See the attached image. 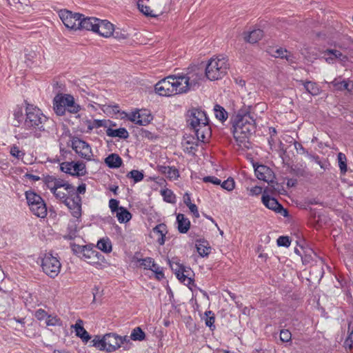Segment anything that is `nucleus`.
<instances>
[{"label":"nucleus","mask_w":353,"mask_h":353,"mask_svg":"<svg viewBox=\"0 0 353 353\" xmlns=\"http://www.w3.org/2000/svg\"><path fill=\"white\" fill-rule=\"evenodd\" d=\"M115 214L120 223H127L132 219L131 213L123 206H120L119 210Z\"/></svg>","instance_id":"obj_33"},{"label":"nucleus","mask_w":353,"mask_h":353,"mask_svg":"<svg viewBox=\"0 0 353 353\" xmlns=\"http://www.w3.org/2000/svg\"><path fill=\"white\" fill-rule=\"evenodd\" d=\"M203 181L205 183H212L214 185L221 184V180L216 176H208L203 178Z\"/></svg>","instance_id":"obj_54"},{"label":"nucleus","mask_w":353,"mask_h":353,"mask_svg":"<svg viewBox=\"0 0 353 353\" xmlns=\"http://www.w3.org/2000/svg\"><path fill=\"white\" fill-rule=\"evenodd\" d=\"M127 119L139 125H147L152 120V117L146 110H136L125 114Z\"/></svg>","instance_id":"obj_15"},{"label":"nucleus","mask_w":353,"mask_h":353,"mask_svg":"<svg viewBox=\"0 0 353 353\" xmlns=\"http://www.w3.org/2000/svg\"><path fill=\"white\" fill-rule=\"evenodd\" d=\"M49 119L36 106L28 105L26 108L24 125L26 129L39 132L48 131L46 125Z\"/></svg>","instance_id":"obj_5"},{"label":"nucleus","mask_w":353,"mask_h":353,"mask_svg":"<svg viewBox=\"0 0 353 353\" xmlns=\"http://www.w3.org/2000/svg\"><path fill=\"white\" fill-rule=\"evenodd\" d=\"M48 315V312L43 309H38L34 314V317L39 321L46 320Z\"/></svg>","instance_id":"obj_51"},{"label":"nucleus","mask_w":353,"mask_h":353,"mask_svg":"<svg viewBox=\"0 0 353 353\" xmlns=\"http://www.w3.org/2000/svg\"><path fill=\"white\" fill-rule=\"evenodd\" d=\"M159 170L170 180H176L179 177V172L174 166H160Z\"/></svg>","instance_id":"obj_28"},{"label":"nucleus","mask_w":353,"mask_h":353,"mask_svg":"<svg viewBox=\"0 0 353 353\" xmlns=\"http://www.w3.org/2000/svg\"><path fill=\"white\" fill-rule=\"evenodd\" d=\"M187 123L194 131L201 142L208 141L212 135L209 119L206 113L199 108H192L187 113Z\"/></svg>","instance_id":"obj_4"},{"label":"nucleus","mask_w":353,"mask_h":353,"mask_svg":"<svg viewBox=\"0 0 353 353\" xmlns=\"http://www.w3.org/2000/svg\"><path fill=\"white\" fill-rule=\"evenodd\" d=\"M229 68L228 59L223 55L212 57L205 68V77L210 81L223 78Z\"/></svg>","instance_id":"obj_6"},{"label":"nucleus","mask_w":353,"mask_h":353,"mask_svg":"<svg viewBox=\"0 0 353 353\" xmlns=\"http://www.w3.org/2000/svg\"><path fill=\"white\" fill-rule=\"evenodd\" d=\"M177 229L181 234H185L190 228V221L183 214L176 215Z\"/></svg>","instance_id":"obj_25"},{"label":"nucleus","mask_w":353,"mask_h":353,"mask_svg":"<svg viewBox=\"0 0 353 353\" xmlns=\"http://www.w3.org/2000/svg\"><path fill=\"white\" fill-rule=\"evenodd\" d=\"M323 54L325 55L334 56L335 59H339L343 64L348 60V58L346 55L343 54L339 50H337L327 49L323 52Z\"/></svg>","instance_id":"obj_36"},{"label":"nucleus","mask_w":353,"mask_h":353,"mask_svg":"<svg viewBox=\"0 0 353 353\" xmlns=\"http://www.w3.org/2000/svg\"><path fill=\"white\" fill-rule=\"evenodd\" d=\"M221 188L228 190L232 191L235 187V183L233 179L228 178L227 180H225L223 182H221Z\"/></svg>","instance_id":"obj_47"},{"label":"nucleus","mask_w":353,"mask_h":353,"mask_svg":"<svg viewBox=\"0 0 353 353\" xmlns=\"http://www.w3.org/2000/svg\"><path fill=\"white\" fill-rule=\"evenodd\" d=\"M126 176L129 179H132L134 181V183H136L143 179L144 174L143 171L132 170L127 174Z\"/></svg>","instance_id":"obj_39"},{"label":"nucleus","mask_w":353,"mask_h":353,"mask_svg":"<svg viewBox=\"0 0 353 353\" xmlns=\"http://www.w3.org/2000/svg\"><path fill=\"white\" fill-rule=\"evenodd\" d=\"M334 87L339 90H347L351 92L353 90V82L350 80H343L341 81L334 79L332 82Z\"/></svg>","instance_id":"obj_31"},{"label":"nucleus","mask_w":353,"mask_h":353,"mask_svg":"<svg viewBox=\"0 0 353 353\" xmlns=\"http://www.w3.org/2000/svg\"><path fill=\"white\" fill-rule=\"evenodd\" d=\"M249 194L250 196H258L262 192V188L258 185L254 186L249 189Z\"/></svg>","instance_id":"obj_56"},{"label":"nucleus","mask_w":353,"mask_h":353,"mask_svg":"<svg viewBox=\"0 0 353 353\" xmlns=\"http://www.w3.org/2000/svg\"><path fill=\"white\" fill-rule=\"evenodd\" d=\"M274 56L277 58L285 59L288 61H292L293 56L285 49H277Z\"/></svg>","instance_id":"obj_42"},{"label":"nucleus","mask_w":353,"mask_h":353,"mask_svg":"<svg viewBox=\"0 0 353 353\" xmlns=\"http://www.w3.org/2000/svg\"><path fill=\"white\" fill-rule=\"evenodd\" d=\"M263 37V32L260 29L254 30L244 37L245 40L250 43H255L260 41Z\"/></svg>","instance_id":"obj_30"},{"label":"nucleus","mask_w":353,"mask_h":353,"mask_svg":"<svg viewBox=\"0 0 353 353\" xmlns=\"http://www.w3.org/2000/svg\"><path fill=\"white\" fill-rule=\"evenodd\" d=\"M298 82L304 86L305 90L312 95L316 96L320 93V88L318 85L312 81H304L299 80Z\"/></svg>","instance_id":"obj_32"},{"label":"nucleus","mask_w":353,"mask_h":353,"mask_svg":"<svg viewBox=\"0 0 353 353\" xmlns=\"http://www.w3.org/2000/svg\"><path fill=\"white\" fill-rule=\"evenodd\" d=\"M196 247L198 253L203 257L208 256L210 252V247L206 241H197Z\"/></svg>","instance_id":"obj_34"},{"label":"nucleus","mask_w":353,"mask_h":353,"mask_svg":"<svg viewBox=\"0 0 353 353\" xmlns=\"http://www.w3.org/2000/svg\"><path fill=\"white\" fill-rule=\"evenodd\" d=\"M214 112L216 118L221 122H224L227 120L228 117V112L221 105L216 104L214 106Z\"/></svg>","instance_id":"obj_35"},{"label":"nucleus","mask_w":353,"mask_h":353,"mask_svg":"<svg viewBox=\"0 0 353 353\" xmlns=\"http://www.w3.org/2000/svg\"><path fill=\"white\" fill-rule=\"evenodd\" d=\"M337 159L341 172L345 174L347 172V158L343 153L339 152Z\"/></svg>","instance_id":"obj_43"},{"label":"nucleus","mask_w":353,"mask_h":353,"mask_svg":"<svg viewBox=\"0 0 353 353\" xmlns=\"http://www.w3.org/2000/svg\"><path fill=\"white\" fill-rule=\"evenodd\" d=\"M112 36H113L114 38L118 39H125L127 38L125 34H122V33L119 34V32H114V31Z\"/></svg>","instance_id":"obj_62"},{"label":"nucleus","mask_w":353,"mask_h":353,"mask_svg":"<svg viewBox=\"0 0 353 353\" xmlns=\"http://www.w3.org/2000/svg\"><path fill=\"white\" fill-rule=\"evenodd\" d=\"M99 254L97 250L87 246L80 258L88 263L95 264L99 261Z\"/></svg>","instance_id":"obj_22"},{"label":"nucleus","mask_w":353,"mask_h":353,"mask_svg":"<svg viewBox=\"0 0 353 353\" xmlns=\"http://www.w3.org/2000/svg\"><path fill=\"white\" fill-rule=\"evenodd\" d=\"M71 147L80 158L88 161L94 160L91 145L84 140L77 137H73L71 139Z\"/></svg>","instance_id":"obj_10"},{"label":"nucleus","mask_w":353,"mask_h":353,"mask_svg":"<svg viewBox=\"0 0 353 353\" xmlns=\"http://www.w3.org/2000/svg\"><path fill=\"white\" fill-rule=\"evenodd\" d=\"M94 122L95 126L97 128L106 126V121L105 120L97 119V120H94Z\"/></svg>","instance_id":"obj_61"},{"label":"nucleus","mask_w":353,"mask_h":353,"mask_svg":"<svg viewBox=\"0 0 353 353\" xmlns=\"http://www.w3.org/2000/svg\"><path fill=\"white\" fill-rule=\"evenodd\" d=\"M153 232L157 235V241L160 245H163L165 242V235L168 233L167 226L164 223L157 225L153 228Z\"/></svg>","instance_id":"obj_26"},{"label":"nucleus","mask_w":353,"mask_h":353,"mask_svg":"<svg viewBox=\"0 0 353 353\" xmlns=\"http://www.w3.org/2000/svg\"><path fill=\"white\" fill-rule=\"evenodd\" d=\"M280 340L282 342L288 343L292 340V334L288 330H282L280 332Z\"/></svg>","instance_id":"obj_48"},{"label":"nucleus","mask_w":353,"mask_h":353,"mask_svg":"<svg viewBox=\"0 0 353 353\" xmlns=\"http://www.w3.org/2000/svg\"><path fill=\"white\" fill-rule=\"evenodd\" d=\"M126 341L127 336L122 337L114 333H108L102 338L96 336L92 340V343L99 350L112 352L118 350Z\"/></svg>","instance_id":"obj_7"},{"label":"nucleus","mask_w":353,"mask_h":353,"mask_svg":"<svg viewBox=\"0 0 353 353\" xmlns=\"http://www.w3.org/2000/svg\"><path fill=\"white\" fill-rule=\"evenodd\" d=\"M255 175L258 179L267 183H271L274 178V172L268 166L264 165H259L254 168Z\"/></svg>","instance_id":"obj_19"},{"label":"nucleus","mask_w":353,"mask_h":353,"mask_svg":"<svg viewBox=\"0 0 353 353\" xmlns=\"http://www.w3.org/2000/svg\"><path fill=\"white\" fill-rule=\"evenodd\" d=\"M7 303L6 294L4 292H0V309L4 307Z\"/></svg>","instance_id":"obj_59"},{"label":"nucleus","mask_w":353,"mask_h":353,"mask_svg":"<svg viewBox=\"0 0 353 353\" xmlns=\"http://www.w3.org/2000/svg\"><path fill=\"white\" fill-rule=\"evenodd\" d=\"M205 325L210 327V329L212 330H213L215 327L214 326V322H215V317H214V313L209 310V311H206L205 312Z\"/></svg>","instance_id":"obj_44"},{"label":"nucleus","mask_w":353,"mask_h":353,"mask_svg":"<svg viewBox=\"0 0 353 353\" xmlns=\"http://www.w3.org/2000/svg\"><path fill=\"white\" fill-rule=\"evenodd\" d=\"M199 141H201L197 137L195 139L192 135L184 136L181 143L183 151L192 155L195 154V152L197 151Z\"/></svg>","instance_id":"obj_20"},{"label":"nucleus","mask_w":353,"mask_h":353,"mask_svg":"<svg viewBox=\"0 0 353 353\" xmlns=\"http://www.w3.org/2000/svg\"><path fill=\"white\" fill-rule=\"evenodd\" d=\"M110 168H119L123 163V160L117 154H110L104 160Z\"/></svg>","instance_id":"obj_27"},{"label":"nucleus","mask_w":353,"mask_h":353,"mask_svg":"<svg viewBox=\"0 0 353 353\" xmlns=\"http://www.w3.org/2000/svg\"><path fill=\"white\" fill-rule=\"evenodd\" d=\"M10 154L13 157L17 159H23L25 152L20 150L19 148L16 145H12L10 146Z\"/></svg>","instance_id":"obj_45"},{"label":"nucleus","mask_w":353,"mask_h":353,"mask_svg":"<svg viewBox=\"0 0 353 353\" xmlns=\"http://www.w3.org/2000/svg\"><path fill=\"white\" fill-rule=\"evenodd\" d=\"M203 75L199 70L170 75L155 85V91L160 96L171 97L187 93L199 87Z\"/></svg>","instance_id":"obj_1"},{"label":"nucleus","mask_w":353,"mask_h":353,"mask_svg":"<svg viewBox=\"0 0 353 353\" xmlns=\"http://www.w3.org/2000/svg\"><path fill=\"white\" fill-rule=\"evenodd\" d=\"M80 221L81 216L69 221L67 228V234L64 236V239L72 240L78 236V232L79 230V224Z\"/></svg>","instance_id":"obj_21"},{"label":"nucleus","mask_w":353,"mask_h":353,"mask_svg":"<svg viewBox=\"0 0 353 353\" xmlns=\"http://www.w3.org/2000/svg\"><path fill=\"white\" fill-rule=\"evenodd\" d=\"M325 61L328 63H334V61L335 60V58L334 57V56L332 55H325Z\"/></svg>","instance_id":"obj_63"},{"label":"nucleus","mask_w":353,"mask_h":353,"mask_svg":"<svg viewBox=\"0 0 353 353\" xmlns=\"http://www.w3.org/2000/svg\"><path fill=\"white\" fill-rule=\"evenodd\" d=\"M161 194L165 201L170 203H175L176 197L171 190L163 189L161 190Z\"/></svg>","instance_id":"obj_40"},{"label":"nucleus","mask_w":353,"mask_h":353,"mask_svg":"<svg viewBox=\"0 0 353 353\" xmlns=\"http://www.w3.org/2000/svg\"><path fill=\"white\" fill-rule=\"evenodd\" d=\"M188 207L190 211L192 213L194 217H195V218L199 217V212L198 210V208L194 203H193L192 205H189V206H188Z\"/></svg>","instance_id":"obj_58"},{"label":"nucleus","mask_w":353,"mask_h":353,"mask_svg":"<svg viewBox=\"0 0 353 353\" xmlns=\"http://www.w3.org/2000/svg\"><path fill=\"white\" fill-rule=\"evenodd\" d=\"M262 202L263 205L268 209L280 214L284 217H287L288 216V210L283 208L282 205L280 204L276 199L263 194L262 196Z\"/></svg>","instance_id":"obj_17"},{"label":"nucleus","mask_w":353,"mask_h":353,"mask_svg":"<svg viewBox=\"0 0 353 353\" xmlns=\"http://www.w3.org/2000/svg\"><path fill=\"white\" fill-rule=\"evenodd\" d=\"M107 136L110 137H119L121 139H127L129 136V133L127 130L124 128H120L118 129H112L108 128L106 131Z\"/></svg>","instance_id":"obj_29"},{"label":"nucleus","mask_w":353,"mask_h":353,"mask_svg":"<svg viewBox=\"0 0 353 353\" xmlns=\"http://www.w3.org/2000/svg\"><path fill=\"white\" fill-rule=\"evenodd\" d=\"M87 246H82L79 245H77L75 243L71 244V248L74 254H77L79 257L83 254V250L85 249Z\"/></svg>","instance_id":"obj_52"},{"label":"nucleus","mask_w":353,"mask_h":353,"mask_svg":"<svg viewBox=\"0 0 353 353\" xmlns=\"http://www.w3.org/2000/svg\"><path fill=\"white\" fill-rule=\"evenodd\" d=\"M41 268L48 276L55 278L60 272L61 264L57 257L46 253L42 259Z\"/></svg>","instance_id":"obj_11"},{"label":"nucleus","mask_w":353,"mask_h":353,"mask_svg":"<svg viewBox=\"0 0 353 353\" xmlns=\"http://www.w3.org/2000/svg\"><path fill=\"white\" fill-rule=\"evenodd\" d=\"M53 108L57 115H63L66 110L70 113H77L80 106L77 105L73 96L70 94H59L53 99Z\"/></svg>","instance_id":"obj_8"},{"label":"nucleus","mask_w":353,"mask_h":353,"mask_svg":"<svg viewBox=\"0 0 353 353\" xmlns=\"http://www.w3.org/2000/svg\"><path fill=\"white\" fill-rule=\"evenodd\" d=\"M59 16L67 28L73 30H79L81 26V17H83V14L68 10H61L59 12Z\"/></svg>","instance_id":"obj_13"},{"label":"nucleus","mask_w":353,"mask_h":353,"mask_svg":"<svg viewBox=\"0 0 353 353\" xmlns=\"http://www.w3.org/2000/svg\"><path fill=\"white\" fill-rule=\"evenodd\" d=\"M46 186L57 199L68 207L74 218L81 216L82 199L75 194L74 185L61 179L49 178L46 181Z\"/></svg>","instance_id":"obj_2"},{"label":"nucleus","mask_w":353,"mask_h":353,"mask_svg":"<svg viewBox=\"0 0 353 353\" xmlns=\"http://www.w3.org/2000/svg\"><path fill=\"white\" fill-rule=\"evenodd\" d=\"M97 18L85 17L83 15V17H81V26H79V30H91L94 32L97 27Z\"/></svg>","instance_id":"obj_24"},{"label":"nucleus","mask_w":353,"mask_h":353,"mask_svg":"<svg viewBox=\"0 0 353 353\" xmlns=\"http://www.w3.org/2000/svg\"><path fill=\"white\" fill-rule=\"evenodd\" d=\"M138 262L141 267L145 270H150L155 274V276L158 280H161L164 278L163 268L155 263L154 259L151 257H146L144 259H138Z\"/></svg>","instance_id":"obj_16"},{"label":"nucleus","mask_w":353,"mask_h":353,"mask_svg":"<svg viewBox=\"0 0 353 353\" xmlns=\"http://www.w3.org/2000/svg\"><path fill=\"white\" fill-rule=\"evenodd\" d=\"M137 6L139 10L145 15L150 17L156 16V14L153 13V11L150 10V8L148 6L143 5V2L139 1Z\"/></svg>","instance_id":"obj_46"},{"label":"nucleus","mask_w":353,"mask_h":353,"mask_svg":"<svg viewBox=\"0 0 353 353\" xmlns=\"http://www.w3.org/2000/svg\"><path fill=\"white\" fill-rule=\"evenodd\" d=\"M14 119L17 121V124H14L15 126L19 125V123L22 122L23 120V110L21 108H17L14 111Z\"/></svg>","instance_id":"obj_49"},{"label":"nucleus","mask_w":353,"mask_h":353,"mask_svg":"<svg viewBox=\"0 0 353 353\" xmlns=\"http://www.w3.org/2000/svg\"><path fill=\"white\" fill-rule=\"evenodd\" d=\"M25 195L31 212L37 217L45 218L47 216V207L41 196L32 190L26 191Z\"/></svg>","instance_id":"obj_9"},{"label":"nucleus","mask_w":353,"mask_h":353,"mask_svg":"<svg viewBox=\"0 0 353 353\" xmlns=\"http://www.w3.org/2000/svg\"><path fill=\"white\" fill-rule=\"evenodd\" d=\"M170 265L179 280L187 285L193 283V279L192 278L193 272L189 267L184 266L177 261H172Z\"/></svg>","instance_id":"obj_12"},{"label":"nucleus","mask_w":353,"mask_h":353,"mask_svg":"<svg viewBox=\"0 0 353 353\" xmlns=\"http://www.w3.org/2000/svg\"><path fill=\"white\" fill-rule=\"evenodd\" d=\"M119 201L114 199H111L109 201V208L113 214L116 213L119 210L120 208L119 206Z\"/></svg>","instance_id":"obj_53"},{"label":"nucleus","mask_w":353,"mask_h":353,"mask_svg":"<svg viewBox=\"0 0 353 353\" xmlns=\"http://www.w3.org/2000/svg\"><path fill=\"white\" fill-rule=\"evenodd\" d=\"M26 177L29 179H32L34 181H37L40 179V177L39 176L33 175L31 174H27Z\"/></svg>","instance_id":"obj_64"},{"label":"nucleus","mask_w":353,"mask_h":353,"mask_svg":"<svg viewBox=\"0 0 353 353\" xmlns=\"http://www.w3.org/2000/svg\"><path fill=\"white\" fill-rule=\"evenodd\" d=\"M345 347L350 350L353 348V330L349 334L347 338L346 339L345 343Z\"/></svg>","instance_id":"obj_55"},{"label":"nucleus","mask_w":353,"mask_h":353,"mask_svg":"<svg viewBox=\"0 0 353 353\" xmlns=\"http://www.w3.org/2000/svg\"><path fill=\"white\" fill-rule=\"evenodd\" d=\"M71 327L74 330L76 335L83 342L87 343L91 339L88 332L83 327V321L81 319H78Z\"/></svg>","instance_id":"obj_23"},{"label":"nucleus","mask_w":353,"mask_h":353,"mask_svg":"<svg viewBox=\"0 0 353 353\" xmlns=\"http://www.w3.org/2000/svg\"><path fill=\"white\" fill-rule=\"evenodd\" d=\"M183 201H184V203L187 205V206H189V205H192L193 204L192 202H191V198H190V195L188 194V193H185L183 196Z\"/></svg>","instance_id":"obj_60"},{"label":"nucleus","mask_w":353,"mask_h":353,"mask_svg":"<svg viewBox=\"0 0 353 353\" xmlns=\"http://www.w3.org/2000/svg\"><path fill=\"white\" fill-rule=\"evenodd\" d=\"M97 246L100 250L105 253H110L112 250L111 241L108 238L98 241Z\"/></svg>","instance_id":"obj_37"},{"label":"nucleus","mask_w":353,"mask_h":353,"mask_svg":"<svg viewBox=\"0 0 353 353\" xmlns=\"http://www.w3.org/2000/svg\"><path fill=\"white\" fill-rule=\"evenodd\" d=\"M114 25L107 20L98 19L95 32L100 36L108 38L113 34Z\"/></svg>","instance_id":"obj_18"},{"label":"nucleus","mask_w":353,"mask_h":353,"mask_svg":"<svg viewBox=\"0 0 353 353\" xmlns=\"http://www.w3.org/2000/svg\"><path fill=\"white\" fill-rule=\"evenodd\" d=\"M86 191V184H80L77 189H75V194L80 196V194H84Z\"/></svg>","instance_id":"obj_57"},{"label":"nucleus","mask_w":353,"mask_h":353,"mask_svg":"<svg viewBox=\"0 0 353 353\" xmlns=\"http://www.w3.org/2000/svg\"><path fill=\"white\" fill-rule=\"evenodd\" d=\"M145 338V334L139 327H137L132 330L130 334V339L133 341H142Z\"/></svg>","instance_id":"obj_38"},{"label":"nucleus","mask_w":353,"mask_h":353,"mask_svg":"<svg viewBox=\"0 0 353 353\" xmlns=\"http://www.w3.org/2000/svg\"><path fill=\"white\" fill-rule=\"evenodd\" d=\"M60 169L72 176H82L87 173L85 164L81 161L63 162L60 164Z\"/></svg>","instance_id":"obj_14"},{"label":"nucleus","mask_w":353,"mask_h":353,"mask_svg":"<svg viewBox=\"0 0 353 353\" xmlns=\"http://www.w3.org/2000/svg\"><path fill=\"white\" fill-rule=\"evenodd\" d=\"M276 243L279 246L288 248L290 245L291 241L288 236H281L277 239Z\"/></svg>","instance_id":"obj_50"},{"label":"nucleus","mask_w":353,"mask_h":353,"mask_svg":"<svg viewBox=\"0 0 353 353\" xmlns=\"http://www.w3.org/2000/svg\"><path fill=\"white\" fill-rule=\"evenodd\" d=\"M46 324L47 326H61L62 321L57 315H48L46 319Z\"/></svg>","instance_id":"obj_41"},{"label":"nucleus","mask_w":353,"mask_h":353,"mask_svg":"<svg viewBox=\"0 0 353 353\" xmlns=\"http://www.w3.org/2000/svg\"><path fill=\"white\" fill-rule=\"evenodd\" d=\"M233 136L242 150L250 148V137L256 128L254 113L252 107L248 106L239 110L232 120Z\"/></svg>","instance_id":"obj_3"}]
</instances>
